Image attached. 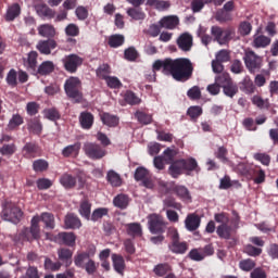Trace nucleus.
Wrapping results in <instances>:
<instances>
[{
  "instance_id": "nucleus-2",
  "label": "nucleus",
  "mask_w": 278,
  "mask_h": 278,
  "mask_svg": "<svg viewBox=\"0 0 278 278\" xmlns=\"http://www.w3.org/2000/svg\"><path fill=\"white\" fill-rule=\"evenodd\" d=\"M40 220L47 229H55V216L52 213H41L40 216L35 215L30 220V227H23L16 238L20 242H34L40 240Z\"/></svg>"
},
{
  "instance_id": "nucleus-28",
  "label": "nucleus",
  "mask_w": 278,
  "mask_h": 278,
  "mask_svg": "<svg viewBox=\"0 0 278 278\" xmlns=\"http://www.w3.org/2000/svg\"><path fill=\"white\" fill-rule=\"evenodd\" d=\"M113 268L118 275L125 273V258L121 254H112Z\"/></svg>"
},
{
  "instance_id": "nucleus-1",
  "label": "nucleus",
  "mask_w": 278,
  "mask_h": 278,
  "mask_svg": "<svg viewBox=\"0 0 278 278\" xmlns=\"http://www.w3.org/2000/svg\"><path fill=\"white\" fill-rule=\"evenodd\" d=\"M155 71H162L163 75H170L175 81H190L194 73V65L188 58L156 60L153 63V75Z\"/></svg>"
},
{
  "instance_id": "nucleus-47",
  "label": "nucleus",
  "mask_w": 278,
  "mask_h": 278,
  "mask_svg": "<svg viewBox=\"0 0 278 278\" xmlns=\"http://www.w3.org/2000/svg\"><path fill=\"white\" fill-rule=\"evenodd\" d=\"M33 169L35 173H45V170H49V162L42 159H38L34 161Z\"/></svg>"
},
{
  "instance_id": "nucleus-48",
  "label": "nucleus",
  "mask_w": 278,
  "mask_h": 278,
  "mask_svg": "<svg viewBox=\"0 0 278 278\" xmlns=\"http://www.w3.org/2000/svg\"><path fill=\"white\" fill-rule=\"evenodd\" d=\"M203 114V109L199 105L190 106L187 110V116L191 118V121L197 122L199 116Z\"/></svg>"
},
{
  "instance_id": "nucleus-63",
  "label": "nucleus",
  "mask_w": 278,
  "mask_h": 278,
  "mask_svg": "<svg viewBox=\"0 0 278 278\" xmlns=\"http://www.w3.org/2000/svg\"><path fill=\"white\" fill-rule=\"evenodd\" d=\"M45 116L46 118H48V121H60L61 115H60V111H58V109H48L45 111Z\"/></svg>"
},
{
  "instance_id": "nucleus-41",
  "label": "nucleus",
  "mask_w": 278,
  "mask_h": 278,
  "mask_svg": "<svg viewBox=\"0 0 278 278\" xmlns=\"http://www.w3.org/2000/svg\"><path fill=\"white\" fill-rule=\"evenodd\" d=\"M106 179L113 188H119V186H123V179L121 178V175L114 170H109L106 175Z\"/></svg>"
},
{
  "instance_id": "nucleus-17",
  "label": "nucleus",
  "mask_w": 278,
  "mask_h": 278,
  "mask_svg": "<svg viewBox=\"0 0 278 278\" xmlns=\"http://www.w3.org/2000/svg\"><path fill=\"white\" fill-rule=\"evenodd\" d=\"M55 242H59V244H65V247H73L75 244V241L77 240V237L75 236V232H59L54 237Z\"/></svg>"
},
{
  "instance_id": "nucleus-61",
  "label": "nucleus",
  "mask_w": 278,
  "mask_h": 278,
  "mask_svg": "<svg viewBox=\"0 0 278 278\" xmlns=\"http://www.w3.org/2000/svg\"><path fill=\"white\" fill-rule=\"evenodd\" d=\"M124 58L128 62H136V60H138V50H136L134 47H129L124 51Z\"/></svg>"
},
{
  "instance_id": "nucleus-21",
  "label": "nucleus",
  "mask_w": 278,
  "mask_h": 278,
  "mask_svg": "<svg viewBox=\"0 0 278 278\" xmlns=\"http://www.w3.org/2000/svg\"><path fill=\"white\" fill-rule=\"evenodd\" d=\"M60 184L66 190H73V188H75V186H77V177H75L68 173H64L60 177Z\"/></svg>"
},
{
  "instance_id": "nucleus-64",
  "label": "nucleus",
  "mask_w": 278,
  "mask_h": 278,
  "mask_svg": "<svg viewBox=\"0 0 278 278\" xmlns=\"http://www.w3.org/2000/svg\"><path fill=\"white\" fill-rule=\"evenodd\" d=\"M26 112L28 116H36L40 112V104L38 102H28L26 104Z\"/></svg>"
},
{
  "instance_id": "nucleus-43",
  "label": "nucleus",
  "mask_w": 278,
  "mask_h": 278,
  "mask_svg": "<svg viewBox=\"0 0 278 278\" xmlns=\"http://www.w3.org/2000/svg\"><path fill=\"white\" fill-rule=\"evenodd\" d=\"M88 260H90V253L80 252L74 256V264H75V266H77V268H84V266H86V262H88Z\"/></svg>"
},
{
  "instance_id": "nucleus-27",
  "label": "nucleus",
  "mask_w": 278,
  "mask_h": 278,
  "mask_svg": "<svg viewBox=\"0 0 278 278\" xmlns=\"http://www.w3.org/2000/svg\"><path fill=\"white\" fill-rule=\"evenodd\" d=\"M126 232L131 238H142V225L140 223H130L126 225Z\"/></svg>"
},
{
  "instance_id": "nucleus-31",
  "label": "nucleus",
  "mask_w": 278,
  "mask_h": 278,
  "mask_svg": "<svg viewBox=\"0 0 278 278\" xmlns=\"http://www.w3.org/2000/svg\"><path fill=\"white\" fill-rule=\"evenodd\" d=\"M113 205L119 210H127L129 205V197L121 193L113 199Z\"/></svg>"
},
{
  "instance_id": "nucleus-59",
  "label": "nucleus",
  "mask_w": 278,
  "mask_h": 278,
  "mask_svg": "<svg viewBox=\"0 0 278 278\" xmlns=\"http://www.w3.org/2000/svg\"><path fill=\"white\" fill-rule=\"evenodd\" d=\"M163 205L164 207H172L173 210H178V211H181V207H182L181 203L177 202L173 197L165 198L163 201Z\"/></svg>"
},
{
  "instance_id": "nucleus-56",
  "label": "nucleus",
  "mask_w": 278,
  "mask_h": 278,
  "mask_svg": "<svg viewBox=\"0 0 278 278\" xmlns=\"http://www.w3.org/2000/svg\"><path fill=\"white\" fill-rule=\"evenodd\" d=\"M243 249L244 253L250 257H260L262 255V248H255L253 244H247Z\"/></svg>"
},
{
  "instance_id": "nucleus-24",
  "label": "nucleus",
  "mask_w": 278,
  "mask_h": 278,
  "mask_svg": "<svg viewBox=\"0 0 278 278\" xmlns=\"http://www.w3.org/2000/svg\"><path fill=\"white\" fill-rule=\"evenodd\" d=\"M58 257L60 262L65 264V266H71L73 264V252L68 248H60L58 250Z\"/></svg>"
},
{
  "instance_id": "nucleus-10",
  "label": "nucleus",
  "mask_w": 278,
  "mask_h": 278,
  "mask_svg": "<svg viewBox=\"0 0 278 278\" xmlns=\"http://www.w3.org/2000/svg\"><path fill=\"white\" fill-rule=\"evenodd\" d=\"M166 223L162 215L152 213L148 216L149 231L152 233H164L166 231Z\"/></svg>"
},
{
  "instance_id": "nucleus-12",
  "label": "nucleus",
  "mask_w": 278,
  "mask_h": 278,
  "mask_svg": "<svg viewBox=\"0 0 278 278\" xmlns=\"http://www.w3.org/2000/svg\"><path fill=\"white\" fill-rule=\"evenodd\" d=\"M84 152L89 160H103L108 155V151L99 143L87 142L84 144Z\"/></svg>"
},
{
  "instance_id": "nucleus-4",
  "label": "nucleus",
  "mask_w": 278,
  "mask_h": 278,
  "mask_svg": "<svg viewBox=\"0 0 278 278\" xmlns=\"http://www.w3.org/2000/svg\"><path fill=\"white\" fill-rule=\"evenodd\" d=\"M184 173L187 175H192V173L199 175V173H201V166H199L197 159L190 156L188 159L176 160L168 167V174L173 179H178Z\"/></svg>"
},
{
  "instance_id": "nucleus-55",
  "label": "nucleus",
  "mask_w": 278,
  "mask_h": 278,
  "mask_svg": "<svg viewBox=\"0 0 278 278\" xmlns=\"http://www.w3.org/2000/svg\"><path fill=\"white\" fill-rule=\"evenodd\" d=\"M124 100L126 101V103H128V105H139V103L141 101L138 98V96H136L134 93V91H131V90H128V91L125 92Z\"/></svg>"
},
{
  "instance_id": "nucleus-34",
  "label": "nucleus",
  "mask_w": 278,
  "mask_h": 278,
  "mask_svg": "<svg viewBox=\"0 0 278 278\" xmlns=\"http://www.w3.org/2000/svg\"><path fill=\"white\" fill-rule=\"evenodd\" d=\"M153 273L156 277H164L165 275H168V273H173V266L168 263H161L154 266Z\"/></svg>"
},
{
  "instance_id": "nucleus-46",
  "label": "nucleus",
  "mask_w": 278,
  "mask_h": 278,
  "mask_svg": "<svg viewBox=\"0 0 278 278\" xmlns=\"http://www.w3.org/2000/svg\"><path fill=\"white\" fill-rule=\"evenodd\" d=\"M109 214L110 210L108 207L96 208L91 214L90 220H92V223H98V220H101V218L108 216Z\"/></svg>"
},
{
  "instance_id": "nucleus-53",
  "label": "nucleus",
  "mask_w": 278,
  "mask_h": 278,
  "mask_svg": "<svg viewBox=\"0 0 278 278\" xmlns=\"http://www.w3.org/2000/svg\"><path fill=\"white\" fill-rule=\"evenodd\" d=\"M45 268L46 270H51V273H55L62 268V263L60 261L53 262L51 258L46 257L45 260Z\"/></svg>"
},
{
  "instance_id": "nucleus-35",
  "label": "nucleus",
  "mask_w": 278,
  "mask_h": 278,
  "mask_svg": "<svg viewBox=\"0 0 278 278\" xmlns=\"http://www.w3.org/2000/svg\"><path fill=\"white\" fill-rule=\"evenodd\" d=\"M147 5L154 8V10L164 11L170 8V1L167 0H147Z\"/></svg>"
},
{
  "instance_id": "nucleus-57",
  "label": "nucleus",
  "mask_w": 278,
  "mask_h": 278,
  "mask_svg": "<svg viewBox=\"0 0 278 278\" xmlns=\"http://www.w3.org/2000/svg\"><path fill=\"white\" fill-rule=\"evenodd\" d=\"M177 156V152L170 148H167L163 152V159L165 164H173L175 162V157Z\"/></svg>"
},
{
  "instance_id": "nucleus-29",
  "label": "nucleus",
  "mask_w": 278,
  "mask_h": 278,
  "mask_svg": "<svg viewBox=\"0 0 278 278\" xmlns=\"http://www.w3.org/2000/svg\"><path fill=\"white\" fill-rule=\"evenodd\" d=\"M100 119L106 127H118L119 118L116 115L110 113L100 114Z\"/></svg>"
},
{
  "instance_id": "nucleus-39",
  "label": "nucleus",
  "mask_w": 278,
  "mask_h": 278,
  "mask_svg": "<svg viewBox=\"0 0 278 278\" xmlns=\"http://www.w3.org/2000/svg\"><path fill=\"white\" fill-rule=\"evenodd\" d=\"M92 210V204L88 201V200H83L80 202V206H79V214L80 216H83V218H85L86 220H90V212Z\"/></svg>"
},
{
  "instance_id": "nucleus-36",
  "label": "nucleus",
  "mask_w": 278,
  "mask_h": 278,
  "mask_svg": "<svg viewBox=\"0 0 278 278\" xmlns=\"http://www.w3.org/2000/svg\"><path fill=\"white\" fill-rule=\"evenodd\" d=\"M147 5L154 8V10L164 11L170 8V1L167 0H147Z\"/></svg>"
},
{
  "instance_id": "nucleus-14",
  "label": "nucleus",
  "mask_w": 278,
  "mask_h": 278,
  "mask_svg": "<svg viewBox=\"0 0 278 278\" xmlns=\"http://www.w3.org/2000/svg\"><path fill=\"white\" fill-rule=\"evenodd\" d=\"M21 12H23V9L18 2L9 4L4 14V21H7V23H13V21H16V18L21 16Z\"/></svg>"
},
{
  "instance_id": "nucleus-9",
  "label": "nucleus",
  "mask_w": 278,
  "mask_h": 278,
  "mask_svg": "<svg viewBox=\"0 0 278 278\" xmlns=\"http://www.w3.org/2000/svg\"><path fill=\"white\" fill-rule=\"evenodd\" d=\"M162 188L165 190V194H170L174 192L180 201H185L186 203H192V195H190V190L186 188V186L181 185H173L168 186L166 182H161Z\"/></svg>"
},
{
  "instance_id": "nucleus-22",
  "label": "nucleus",
  "mask_w": 278,
  "mask_h": 278,
  "mask_svg": "<svg viewBox=\"0 0 278 278\" xmlns=\"http://www.w3.org/2000/svg\"><path fill=\"white\" fill-rule=\"evenodd\" d=\"M81 151V142H75L74 144L66 146L62 150L63 157H77Z\"/></svg>"
},
{
  "instance_id": "nucleus-52",
  "label": "nucleus",
  "mask_w": 278,
  "mask_h": 278,
  "mask_svg": "<svg viewBox=\"0 0 278 278\" xmlns=\"http://www.w3.org/2000/svg\"><path fill=\"white\" fill-rule=\"evenodd\" d=\"M223 92L226 97L233 99V97L238 94V85L230 83L229 85L223 87Z\"/></svg>"
},
{
  "instance_id": "nucleus-33",
  "label": "nucleus",
  "mask_w": 278,
  "mask_h": 278,
  "mask_svg": "<svg viewBox=\"0 0 278 278\" xmlns=\"http://www.w3.org/2000/svg\"><path fill=\"white\" fill-rule=\"evenodd\" d=\"M53 71H55V64H53L52 61H45L39 65L37 73L38 75L45 76V75H51Z\"/></svg>"
},
{
  "instance_id": "nucleus-13",
  "label": "nucleus",
  "mask_w": 278,
  "mask_h": 278,
  "mask_svg": "<svg viewBox=\"0 0 278 278\" xmlns=\"http://www.w3.org/2000/svg\"><path fill=\"white\" fill-rule=\"evenodd\" d=\"M243 61L250 73H255V71L262 68V56L257 55L253 50L245 52Z\"/></svg>"
},
{
  "instance_id": "nucleus-42",
  "label": "nucleus",
  "mask_w": 278,
  "mask_h": 278,
  "mask_svg": "<svg viewBox=\"0 0 278 278\" xmlns=\"http://www.w3.org/2000/svg\"><path fill=\"white\" fill-rule=\"evenodd\" d=\"M240 88L245 94H253L255 92V84H253V80L249 76L243 78Z\"/></svg>"
},
{
  "instance_id": "nucleus-16",
  "label": "nucleus",
  "mask_w": 278,
  "mask_h": 278,
  "mask_svg": "<svg viewBox=\"0 0 278 278\" xmlns=\"http://www.w3.org/2000/svg\"><path fill=\"white\" fill-rule=\"evenodd\" d=\"M177 47L180 49V51H184L185 53H188V51L192 50V35L188 33L181 34L177 38Z\"/></svg>"
},
{
  "instance_id": "nucleus-49",
  "label": "nucleus",
  "mask_w": 278,
  "mask_h": 278,
  "mask_svg": "<svg viewBox=\"0 0 278 278\" xmlns=\"http://www.w3.org/2000/svg\"><path fill=\"white\" fill-rule=\"evenodd\" d=\"M255 266V261H253L252 258H245L239 262V268L244 273H251V270H253Z\"/></svg>"
},
{
  "instance_id": "nucleus-19",
  "label": "nucleus",
  "mask_w": 278,
  "mask_h": 278,
  "mask_svg": "<svg viewBox=\"0 0 278 278\" xmlns=\"http://www.w3.org/2000/svg\"><path fill=\"white\" fill-rule=\"evenodd\" d=\"M185 227L188 231H197L201 227V217L194 213L189 214L185 219Z\"/></svg>"
},
{
  "instance_id": "nucleus-23",
  "label": "nucleus",
  "mask_w": 278,
  "mask_h": 278,
  "mask_svg": "<svg viewBox=\"0 0 278 278\" xmlns=\"http://www.w3.org/2000/svg\"><path fill=\"white\" fill-rule=\"evenodd\" d=\"M65 229H79L81 227V219L77 215L70 213L64 218Z\"/></svg>"
},
{
  "instance_id": "nucleus-37",
  "label": "nucleus",
  "mask_w": 278,
  "mask_h": 278,
  "mask_svg": "<svg viewBox=\"0 0 278 278\" xmlns=\"http://www.w3.org/2000/svg\"><path fill=\"white\" fill-rule=\"evenodd\" d=\"M215 157L222 162V164H231V161L227 155H229V150L224 146L217 148V151L214 153Z\"/></svg>"
},
{
  "instance_id": "nucleus-50",
  "label": "nucleus",
  "mask_w": 278,
  "mask_h": 278,
  "mask_svg": "<svg viewBox=\"0 0 278 278\" xmlns=\"http://www.w3.org/2000/svg\"><path fill=\"white\" fill-rule=\"evenodd\" d=\"M215 18L219 23H227L229 21H232L233 16L228 11H226L224 9H219L216 12Z\"/></svg>"
},
{
  "instance_id": "nucleus-54",
  "label": "nucleus",
  "mask_w": 278,
  "mask_h": 278,
  "mask_svg": "<svg viewBox=\"0 0 278 278\" xmlns=\"http://www.w3.org/2000/svg\"><path fill=\"white\" fill-rule=\"evenodd\" d=\"M151 173L149 172V169L144 168V167H137L135 170V179L137 181H143L146 180L148 177H150Z\"/></svg>"
},
{
  "instance_id": "nucleus-6",
  "label": "nucleus",
  "mask_w": 278,
  "mask_h": 278,
  "mask_svg": "<svg viewBox=\"0 0 278 278\" xmlns=\"http://www.w3.org/2000/svg\"><path fill=\"white\" fill-rule=\"evenodd\" d=\"M2 219L18 225L23 218V211L12 202L5 201L2 205Z\"/></svg>"
},
{
  "instance_id": "nucleus-3",
  "label": "nucleus",
  "mask_w": 278,
  "mask_h": 278,
  "mask_svg": "<svg viewBox=\"0 0 278 278\" xmlns=\"http://www.w3.org/2000/svg\"><path fill=\"white\" fill-rule=\"evenodd\" d=\"M232 216L231 225H229V213L222 212L214 215L215 223L219 224L216 228V233L222 240H231V236L238 233L240 229V214L232 211Z\"/></svg>"
},
{
  "instance_id": "nucleus-51",
  "label": "nucleus",
  "mask_w": 278,
  "mask_h": 278,
  "mask_svg": "<svg viewBox=\"0 0 278 278\" xmlns=\"http://www.w3.org/2000/svg\"><path fill=\"white\" fill-rule=\"evenodd\" d=\"M110 73H112V71L108 63H103L96 71V75L100 79H108V77H109L108 75H110Z\"/></svg>"
},
{
  "instance_id": "nucleus-40",
  "label": "nucleus",
  "mask_w": 278,
  "mask_h": 278,
  "mask_svg": "<svg viewBox=\"0 0 278 278\" xmlns=\"http://www.w3.org/2000/svg\"><path fill=\"white\" fill-rule=\"evenodd\" d=\"M108 45L112 49H118V47L125 45V36L118 34L112 35L109 37Z\"/></svg>"
},
{
  "instance_id": "nucleus-18",
  "label": "nucleus",
  "mask_w": 278,
  "mask_h": 278,
  "mask_svg": "<svg viewBox=\"0 0 278 278\" xmlns=\"http://www.w3.org/2000/svg\"><path fill=\"white\" fill-rule=\"evenodd\" d=\"M22 152H23L24 157H26L27 160H31V159L38 157V155H40V147L37 146L36 142H27L23 147Z\"/></svg>"
},
{
  "instance_id": "nucleus-5",
  "label": "nucleus",
  "mask_w": 278,
  "mask_h": 278,
  "mask_svg": "<svg viewBox=\"0 0 278 278\" xmlns=\"http://www.w3.org/2000/svg\"><path fill=\"white\" fill-rule=\"evenodd\" d=\"M65 94L72 99L74 103H81L84 101V92H81V80L77 77H70L64 84Z\"/></svg>"
},
{
  "instance_id": "nucleus-58",
  "label": "nucleus",
  "mask_w": 278,
  "mask_h": 278,
  "mask_svg": "<svg viewBox=\"0 0 278 278\" xmlns=\"http://www.w3.org/2000/svg\"><path fill=\"white\" fill-rule=\"evenodd\" d=\"M28 129L33 131V134H41L42 131V124H40V119L33 118L28 122Z\"/></svg>"
},
{
  "instance_id": "nucleus-7",
  "label": "nucleus",
  "mask_w": 278,
  "mask_h": 278,
  "mask_svg": "<svg viewBox=\"0 0 278 278\" xmlns=\"http://www.w3.org/2000/svg\"><path fill=\"white\" fill-rule=\"evenodd\" d=\"M167 236L170 239L168 244L169 251L176 255H185V253L188 251V242L179 241V232L176 230V228H168Z\"/></svg>"
},
{
  "instance_id": "nucleus-45",
  "label": "nucleus",
  "mask_w": 278,
  "mask_h": 278,
  "mask_svg": "<svg viewBox=\"0 0 278 278\" xmlns=\"http://www.w3.org/2000/svg\"><path fill=\"white\" fill-rule=\"evenodd\" d=\"M135 118H137L138 123L141 125H151L153 123V116L142 111H137Z\"/></svg>"
},
{
  "instance_id": "nucleus-44",
  "label": "nucleus",
  "mask_w": 278,
  "mask_h": 278,
  "mask_svg": "<svg viewBox=\"0 0 278 278\" xmlns=\"http://www.w3.org/2000/svg\"><path fill=\"white\" fill-rule=\"evenodd\" d=\"M16 153V143H3L0 148V154L3 155V157H12Z\"/></svg>"
},
{
  "instance_id": "nucleus-30",
  "label": "nucleus",
  "mask_w": 278,
  "mask_h": 278,
  "mask_svg": "<svg viewBox=\"0 0 278 278\" xmlns=\"http://www.w3.org/2000/svg\"><path fill=\"white\" fill-rule=\"evenodd\" d=\"M179 25V17L177 15L165 16L161 20V26L165 29H175Z\"/></svg>"
},
{
  "instance_id": "nucleus-62",
  "label": "nucleus",
  "mask_w": 278,
  "mask_h": 278,
  "mask_svg": "<svg viewBox=\"0 0 278 278\" xmlns=\"http://www.w3.org/2000/svg\"><path fill=\"white\" fill-rule=\"evenodd\" d=\"M187 97L191 101H199L201 99V88L199 86H193L187 91Z\"/></svg>"
},
{
  "instance_id": "nucleus-20",
  "label": "nucleus",
  "mask_w": 278,
  "mask_h": 278,
  "mask_svg": "<svg viewBox=\"0 0 278 278\" xmlns=\"http://www.w3.org/2000/svg\"><path fill=\"white\" fill-rule=\"evenodd\" d=\"M79 123L83 129H92L94 125V115L88 111H84L79 115Z\"/></svg>"
},
{
  "instance_id": "nucleus-32",
  "label": "nucleus",
  "mask_w": 278,
  "mask_h": 278,
  "mask_svg": "<svg viewBox=\"0 0 278 278\" xmlns=\"http://www.w3.org/2000/svg\"><path fill=\"white\" fill-rule=\"evenodd\" d=\"M35 10L38 16H43L45 18H53V16H55V12L47 4H37Z\"/></svg>"
},
{
  "instance_id": "nucleus-15",
  "label": "nucleus",
  "mask_w": 278,
  "mask_h": 278,
  "mask_svg": "<svg viewBox=\"0 0 278 278\" xmlns=\"http://www.w3.org/2000/svg\"><path fill=\"white\" fill-rule=\"evenodd\" d=\"M58 48L55 39L40 40L37 43V49L42 55H51V51Z\"/></svg>"
},
{
  "instance_id": "nucleus-26",
  "label": "nucleus",
  "mask_w": 278,
  "mask_h": 278,
  "mask_svg": "<svg viewBox=\"0 0 278 278\" xmlns=\"http://www.w3.org/2000/svg\"><path fill=\"white\" fill-rule=\"evenodd\" d=\"M37 29L39 36H42V38H55V27L51 24H42Z\"/></svg>"
},
{
  "instance_id": "nucleus-8",
  "label": "nucleus",
  "mask_w": 278,
  "mask_h": 278,
  "mask_svg": "<svg viewBox=\"0 0 278 278\" xmlns=\"http://www.w3.org/2000/svg\"><path fill=\"white\" fill-rule=\"evenodd\" d=\"M211 36H213L214 41L218 42V45H229V42H231L233 36H236V31L231 28H223L220 26H212L211 27Z\"/></svg>"
},
{
  "instance_id": "nucleus-11",
  "label": "nucleus",
  "mask_w": 278,
  "mask_h": 278,
  "mask_svg": "<svg viewBox=\"0 0 278 278\" xmlns=\"http://www.w3.org/2000/svg\"><path fill=\"white\" fill-rule=\"evenodd\" d=\"M63 68L66 73L75 74L84 64V59L77 54H68L62 59Z\"/></svg>"
},
{
  "instance_id": "nucleus-60",
  "label": "nucleus",
  "mask_w": 278,
  "mask_h": 278,
  "mask_svg": "<svg viewBox=\"0 0 278 278\" xmlns=\"http://www.w3.org/2000/svg\"><path fill=\"white\" fill-rule=\"evenodd\" d=\"M216 84H218L222 88H225V86H229V84H232L231 77L228 73H223L219 76L215 78Z\"/></svg>"
},
{
  "instance_id": "nucleus-38",
  "label": "nucleus",
  "mask_w": 278,
  "mask_h": 278,
  "mask_svg": "<svg viewBox=\"0 0 278 278\" xmlns=\"http://www.w3.org/2000/svg\"><path fill=\"white\" fill-rule=\"evenodd\" d=\"M24 123H25V119H23V116L16 113L12 115L7 127L9 131H14L18 128L20 125H23Z\"/></svg>"
},
{
  "instance_id": "nucleus-25",
  "label": "nucleus",
  "mask_w": 278,
  "mask_h": 278,
  "mask_svg": "<svg viewBox=\"0 0 278 278\" xmlns=\"http://www.w3.org/2000/svg\"><path fill=\"white\" fill-rule=\"evenodd\" d=\"M271 40L269 37H266L264 35H254L252 47L254 49H266L270 45Z\"/></svg>"
}]
</instances>
